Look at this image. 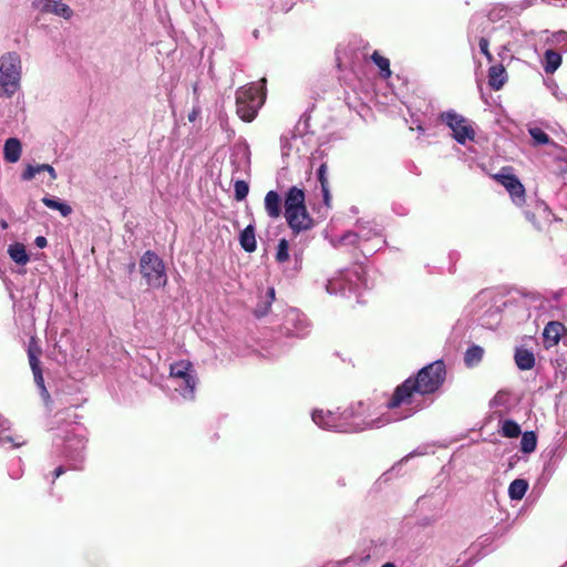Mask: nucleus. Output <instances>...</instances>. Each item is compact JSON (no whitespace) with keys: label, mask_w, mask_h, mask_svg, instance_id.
Segmentation results:
<instances>
[{"label":"nucleus","mask_w":567,"mask_h":567,"mask_svg":"<svg viewBox=\"0 0 567 567\" xmlns=\"http://www.w3.org/2000/svg\"><path fill=\"white\" fill-rule=\"evenodd\" d=\"M491 21L488 20L487 16H483L481 13H475L468 24V31H467V38L468 43L472 49L475 47V41L482 35L488 37L489 33L493 31V28L491 27Z\"/></svg>","instance_id":"2eb2a0df"},{"label":"nucleus","mask_w":567,"mask_h":567,"mask_svg":"<svg viewBox=\"0 0 567 567\" xmlns=\"http://www.w3.org/2000/svg\"><path fill=\"white\" fill-rule=\"evenodd\" d=\"M524 215L537 229L544 228L554 219L548 205L538 199H536L533 205L528 204L527 208L524 210Z\"/></svg>","instance_id":"9b49d317"},{"label":"nucleus","mask_w":567,"mask_h":567,"mask_svg":"<svg viewBox=\"0 0 567 567\" xmlns=\"http://www.w3.org/2000/svg\"><path fill=\"white\" fill-rule=\"evenodd\" d=\"M280 144H281L282 155H287L288 151H289V140L286 135H282L280 137Z\"/></svg>","instance_id":"603ef678"},{"label":"nucleus","mask_w":567,"mask_h":567,"mask_svg":"<svg viewBox=\"0 0 567 567\" xmlns=\"http://www.w3.org/2000/svg\"><path fill=\"white\" fill-rule=\"evenodd\" d=\"M509 35L512 41L507 45H517L519 48L530 47L535 44L536 34L534 31H528L522 28L519 23L509 27Z\"/></svg>","instance_id":"6ab92c4d"},{"label":"nucleus","mask_w":567,"mask_h":567,"mask_svg":"<svg viewBox=\"0 0 567 567\" xmlns=\"http://www.w3.org/2000/svg\"><path fill=\"white\" fill-rule=\"evenodd\" d=\"M1 226H2V228H7V227H8V224H7L6 221H2V223H1Z\"/></svg>","instance_id":"69168bd1"},{"label":"nucleus","mask_w":567,"mask_h":567,"mask_svg":"<svg viewBox=\"0 0 567 567\" xmlns=\"http://www.w3.org/2000/svg\"><path fill=\"white\" fill-rule=\"evenodd\" d=\"M284 327L287 333L303 337L308 333L309 322L303 313L290 309L286 315Z\"/></svg>","instance_id":"dca6fc26"},{"label":"nucleus","mask_w":567,"mask_h":567,"mask_svg":"<svg viewBox=\"0 0 567 567\" xmlns=\"http://www.w3.org/2000/svg\"><path fill=\"white\" fill-rule=\"evenodd\" d=\"M367 412L368 408L362 402H359L357 405H351L340 413L330 410H313L311 417L319 427L341 433L380 429L391 422V417L386 414L372 417Z\"/></svg>","instance_id":"f03ea898"},{"label":"nucleus","mask_w":567,"mask_h":567,"mask_svg":"<svg viewBox=\"0 0 567 567\" xmlns=\"http://www.w3.org/2000/svg\"><path fill=\"white\" fill-rule=\"evenodd\" d=\"M544 3L556 6V7H564L567 6V0H545Z\"/></svg>","instance_id":"6e6d98bb"},{"label":"nucleus","mask_w":567,"mask_h":567,"mask_svg":"<svg viewBox=\"0 0 567 567\" xmlns=\"http://www.w3.org/2000/svg\"><path fill=\"white\" fill-rule=\"evenodd\" d=\"M32 8L40 13L54 14L64 20H70L74 14L70 6L62 0H33Z\"/></svg>","instance_id":"ddd939ff"},{"label":"nucleus","mask_w":567,"mask_h":567,"mask_svg":"<svg viewBox=\"0 0 567 567\" xmlns=\"http://www.w3.org/2000/svg\"><path fill=\"white\" fill-rule=\"evenodd\" d=\"M239 243L241 248L247 252H254L257 248V241L255 236V226L249 224L239 236Z\"/></svg>","instance_id":"cd10ccee"},{"label":"nucleus","mask_w":567,"mask_h":567,"mask_svg":"<svg viewBox=\"0 0 567 567\" xmlns=\"http://www.w3.org/2000/svg\"><path fill=\"white\" fill-rule=\"evenodd\" d=\"M494 178L506 188L516 205H522L525 202V187L515 175L503 169Z\"/></svg>","instance_id":"f8f14e48"},{"label":"nucleus","mask_w":567,"mask_h":567,"mask_svg":"<svg viewBox=\"0 0 567 567\" xmlns=\"http://www.w3.org/2000/svg\"><path fill=\"white\" fill-rule=\"evenodd\" d=\"M528 488V483L525 480H514L508 487V496L513 501H519L524 497Z\"/></svg>","instance_id":"473e14b6"},{"label":"nucleus","mask_w":567,"mask_h":567,"mask_svg":"<svg viewBox=\"0 0 567 567\" xmlns=\"http://www.w3.org/2000/svg\"><path fill=\"white\" fill-rule=\"evenodd\" d=\"M34 244H35V246H37V247H39V248H44V247H47V245H48V240H47V238H45V237H43V236H38V237L35 238V240H34Z\"/></svg>","instance_id":"5fc2aeb1"},{"label":"nucleus","mask_w":567,"mask_h":567,"mask_svg":"<svg viewBox=\"0 0 567 567\" xmlns=\"http://www.w3.org/2000/svg\"><path fill=\"white\" fill-rule=\"evenodd\" d=\"M381 567H396L394 563L388 561L383 564Z\"/></svg>","instance_id":"0e129e2a"},{"label":"nucleus","mask_w":567,"mask_h":567,"mask_svg":"<svg viewBox=\"0 0 567 567\" xmlns=\"http://www.w3.org/2000/svg\"><path fill=\"white\" fill-rule=\"evenodd\" d=\"M445 378V364L443 360H436L422 368L415 378L406 379L395 389L386 403L388 409L392 411V414H386L391 422L410 417L422 409L416 395L435 393L443 385Z\"/></svg>","instance_id":"f257e3e1"},{"label":"nucleus","mask_w":567,"mask_h":567,"mask_svg":"<svg viewBox=\"0 0 567 567\" xmlns=\"http://www.w3.org/2000/svg\"><path fill=\"white\" fill-rule=\"evenodd\" d=\"M526 302V308L532 317L534 310L545 309L547 301L537 292H523L518 295Z\"/></svg>","instance_id":"c85d7f7f"},{"label":"nucleus","mask_w":567,"mask_h":567,"mask_svg":"<svg viewBox=\"0 0 567 567\" xmlns=\"http://www.w3.org/2000/svg\"><path fill=\"white\" fill-rule=\"evenodd\" d=\"M267 298H269V300L267 301V303L265 306H258L255 309V315L257 317H264L268 313L271 301L275 299V289L274 288H269L267 290Z\"/></svg>","instance_id":"a18cd8bd"},{"label":"nucleus","mask_w":567,"mask_h":567,"mask_svg":"<svg viewBox=\"0 0 567 567\" xmlns=\"http://www.w3.org/2000/svg\"><path fill=\"white\" fill-rule=\"evenodd\" d=\"M528 132L536 145H547L550 143L549 135L542 128L530 127Z\"/></svg>","instance_id":"a19ab883"},{"label":"nucleus","mask_w":567,"mask_h":567,"mask_svg":"<svg viewBox=\"0 0 567 567\" xmlns=\"http://www.w3.org/2000/svg\"><path fill=\"white\" fill-rule=\"evenodd\" d=\"M360 238L358 236V231L355 230H349L346 231L342 236H340L338 239H332L331 244L334 248H339L343 245L347 246H354L358 247L360 245Z\"/></svg>","instance_id":"72a5a7b5"},{"label":"nucleus","mask_w":567,"mask_h":567,"mask_svg":"<svg viewBox=\"0 0 567 567\" xmlns=\"http://www.w3.org/2000/svg\"><path fill=\"white\" fill-rule=\"evenodd\" d=\"M513 17H517L516 14H514L513 3H511V4H506V3H502V2L494 3L491 6V8L488 9V12H487V18L492 23L502 21L503 19H506V18H513Z\"/></svg>","instance_id":"412c9836"},{"label":"nucleus","mask_w":567,"mask_h":567,"mask_svg":"<svg viewBox=\"0 0 567 567\" xmlns=\"http://www.w3.org/2000/svg\"><path fill=\"white\" fill-rule=\"evenodd\" d=\"M285 217L289 227L296 233L309 229L312 226V219L305 205V192L297 186L289 188L286 194Z\"/></svg>","instance_id":"20e7f679"},{"label":"nucleus","mask_w":567,"mask_h":567,"mask_svg":"<svg viewBox=\"0 0 567 567\" xmlns=\"http://www.w3.org/2000/svg\"><path fill=\"white\" fill-rule=\"evenodd\" d=\"M507 81L506 70L503 64H495L488 69V85L495 90H501Z\"/></svg>","instance_id":"4be33fe9"},{"label":"nucleus","mask_w":567,"mask_h":567,"mask_svg":"<svg viewBox=\"0 0 567 567\" xmlns=\"http://www.w3.org/2000/svg\"><path fill=\"white\" fill-rule=\"evenodd\" d=\"M140 271L148 287L159 289L166 286L167 275L163 259L152 250L145 251L140 259Z\"/></svg>","instance_id":"6e6552de"},{"label":"nucleus","mask_w":567,"mask_h":567,"mask_svg":"<svg viewBox=\"0 0 567 567\" xmlns=\"http://www.w3.org/2000/svg\"><path fill=\"white\" fill-rule=\"evenodd\" d=\"M367 288L365 270L364 267L359 264L353 265L351 268L340 270L326 284V290L330 295H340L342 297L355 295L358 302H361L360 296Z\"/></svg>","instance_id":"7ed1b4c3"},{"label":"nucleus","mask_w":567,"mask_h":567,"mask_svg":"<svg viewBox=\"0 0 567 567\" xmlns=\"http://www.w3.org/2000/svg\"><path fill=\"white\" fill-rule=\"evenodd\" d=\"M16 463H17L18 467L14 470H10V473H9L12 478H19L22 475V470L20 467V460H18Z\"/></svg>","instance_id":"864d4df0"},{"label":"nucleus","mask_w":567,"mask_h":567,"mask_svg":"<svg viewBox=\"0 0 567 567\" xmlns=\"http://www.w3.org/2000/svg\"><path fill=\"white\" fill-rule=\"evenodd\" d=\"M355 229L358 231L360 241L367 243L374 238L380 239L381 245L368 248L367 251H363L364 255L367 252L373 254V252L380 250L382 248V246L386 244L385 239H382L381 229L372 221L358 220L355 224Z\"/></svg>","instance_id":"4468645a"},{"label":"nucleus","mask_w":567,"mask_h":567,"mask_svg":"<svg viewBox=\"0 0 567 567\" xmlns=\"http://www.w3.org/2000/svg\"><path fill=\"white\" fill-rule=\"evenodd\" d=\"M494 537L491 535L481 536L471 547L470 550L475 551L492 545Z\"/></svg>","instance_id":"49530a36"},{"label":"nucleus","mask_w":567,"mask_h":567,"mask_svg":"<svg viewBox=\"0 0 567 567\" xmlns=\"http://www.w3.org/2000/svg\"><path fill=\"white\" fill-rule=\"evenodd\" d=\"M370 553H362L361 555L351 557L350 560L354 561L358 565H364L370 560Z\"/></svg>","instance_id":"8fccbe9b"},{"label":"nucleus","mask_w":567,"mask_h":567,"mask_svg":"<svg viewBox=\"0 0 567 567\" xmlns=\"http://www.w3.org/2000/svg\"><path fill=\"white\" fill-rule=\"evenodd\" d=\"M49 173L50 181H55L58 175L55 169L49 164L28 165L23 171L21 177L23 181H31L39 173Z\"/></svg>","instance_id":"a878e982"},{"label":"nucleus","mask_w":567,"mask_h":567,"mask_svg":"<svg viewBox=\"0 0 567 567\" xmlns=\"http://www.w3.org/2000/svg\"><path fill=\"white\" fill-rule=\"evenodd\" d=\"M168 380L181 396L186 400L194 399L197 377L196 370L190 361L179 360L172 363Z\"/></svg>","instance_id":"423d86ee"},{"label":"nucleus","mask_w":567,"mask_h":567,"mask_svg":"<svg viewBox=\"0 0 567 567\" xmlns=\"http://www.w3.org/2000/svg\"><path fill=\"white\" fill-rule=\"evenodd\" d=\"M545 0H520L513 3L514 7V14L517 17L520 16L525 10L537 6L539 3H544Z\"/></svg>","instance_id":"79ce46f5"},{"label":"nucleus","mask_w":567,"mask_h":567,"mask_svg":"<svg viewBox=\"0 0 567 567\" xmlns=\"http://www.w3.org/2000/svg\"><path fill=\"white\" fill-rule=\"evenodd\" d=\"M537 445L536 436L533 432H525L520 440V450L524 453H530L535 451Z\"/></svg>","instance_id":"ea45409f"},{"label":"nucleus","mask_w":567,"mask_h":567,"mask_svg":"<svg viewBox=\"0 0 567 567\" xmlns=\"http://www.w3.org/2000/svg\"><path fill=\"white\" fill-rule=\"evenodd\" d=\"M265 95L256 84L240 87L236 93V106L238 116L245 122H251L261 107Z\"/></svg>","instance_id":"0eeeda50"},{"label":"nucleus","mask_w":567,"mask_h":567,"mask_svg":"<svg viewBox=\"0 0 567 567\" xmlns=\"http://www.w3.org/2000/svg\"><path fill=\"white\" fill-rule=\"evenodd\" d=\"M421 454H422L421 452L414 451V452H412V453L408 454V455H406V456H405L401 462H403V461H405V460L410 458V457H411V456H413V455H421Z\"/></svg>","instance_id":"e2e57ef3"},{"label":"nucleus","mask_w":567,"mask_h":567,"mask_svg":"<svg viewBox=\"0 0 567 567\" xmlns=\"http://www.w3.org/2000/svg\"><path fill=\"white\" fill-rule=\"evenodd\" d=\"M504 311L506 315L513 317L517 323L527 321L530 316L526 308V302L519 296L508 299L504 303Z\"/></svg>","instance_id":"a211bd4d"},{"label":"nucleus","mask_w":567,"mask_h":567,"mask_svg":"<svg viewBox=\"0 0 567 567\" xmlns=\"http://www.w3.org/2000/svg\"><path fill=\"white\" fill-rule=\"evenodd\" d=\"M85 441L81 435H68L65 439L64 456L70 462V468L81 470L84 461Z\"/></svg>","instance_id":"9d476101"},{"label":"nucleus","mask_w":567,"mask_h":567,"mask_svg":"<svg viewBox=\"0 0 567 567\" xmlns=\"http://www.w3.org/2000/svg\"><path fill=\"white\" fill-rule=\"evenodd\" d=\"M265 210L270 218H278L281 214V198L276 190H269L265 196Z\"/></svg>","instance_id":"b1692460"},{"label":"nucleus","mask_w":567,"mask_h":567,"mask_svg":"<svg viewBox=\"0 0 567 567\" xmlns=\"http://www.w3.org/2000/svg\"><path fill=\"white\" fill-rule=\"evenodd\" d=\"M275 259L280 265H285L286 262H288L290 260L289 243L287 239L281 238L279 240L278 246H277V251L275 255Z\"/></svg>","instance_id":"e433bc0d"},{"label":"nucleus","mask_w":567,"mask_h":567,"mask_svg":"<svg viewBox=\"0 0 567 567\" xmlns=\"http://www.w3.org/2000/svg\"><path fill=\"white\" fill-rule=\"evenodd\" d=\"M553 42L556 44H560L565 50H567V32L558 31L553 34Z\"/></svg>","instance_id":"de8ad7c7"},{"label":"nucleus","mask_w":567,"mask_h":567,"mask_svg":"<svg viewBox=\"0 0 567 567\" xmlns=\"http://www.w3.org/2000/svg\"><path fill=\"white\" fill-rule=\"evenodd\" d=\"M40 352L41 350L38 349L37 347H33L32 344H30L28 348L29 363L33 373L34 382L40 390L42 399L48 403L50 400V394L44 385L42 369L40 367V360L38 358V354Z\"/></svg>","instance_id":"f3484780"},{"label":"nucleus","mask_w":567,"mask_h":567,"mask_svg":"<svg viewBox=\"0 0 567 567\" xmlns=\"http://www.w3.org/2000/svg\"><path fill=\"white\" fill-rule=\"evenodd\" d=\"M321 192H322L324 204L327 206H329L330 205V200H331V195H330V190H329V184L324 185V186H321Z\"/></svg>","instance_id":"3c124183"},{"label":"nucleus","mask_w":567,"mask_h":567,"mask_svg":"<svg viewBox=\"0 0 567 567\" xmlns=\"http://www.w3.org/2000/svg\"><path fill=\"white\" fill-rule=\"evenodd\" d=\"M484 350L482 347L473 344L471 346L464 355V362L467 367H474L478 364L483 359Z\"/></svg>","instance_id":"f704fd0d"},{"label":"nucleus","mask_w":567,"mask_h":567,"mask_svg":"<svg viewBox=\"0 0 567 567\" xmlns=\"http://www.w3.org/2000/svg\"><path fill=\"white\" fill-rule=\"evenodd\" d=\"M565 332L566 328L561 322L557 320L548 321L543 331L545 347L548 349L556 346Z\"/></svg>","instance_id":"aec40b11"},{"label":"nucleus","mask_w":567,"mask_h":567,"mask_svg":"<svg viewBox=\"0 0 567 567\" xmlns=\"http://www.w3.org/2000/svg\"><path fill=\"white\" fill-rule=\"evenodd\" d=\"M301 268V258L298 255L293 256V271H299Z\"/></svg>","instance_id":"bf43d9fd"},{"label":"nucleus","mask_w":567,"mask_h":567,"mask_svg":"<svg viewBox=\"0 0 567 567\" xmlns=\"http://www.w3.org/2000/svg\"><path fill=\"white\" fill-rule=\"evenodd\" d=\"M440 118L452 130L453 138L465 145L467 141H474L475 131L470 121L455 111L443 112Z\"/></svg>","instance_id":"1a4fd4ad"},{"label":"nucleus","mask_w":567,"mask_h":567,"mask_svg":"<svg viewBox=\"0 0 567 567\" xmlns=\"http://www.w3.org/2000/svg\"><path fill=\"white\" fill-rule=\"evenodd\" d=\"M231 165L234 166L233 174L238 173L240 169L247 171L249 168L250 159H249V152L245 150L240 157L238 155L231 156Z\"/></svg>","instance_id":"c9c22d12"},{"label":"nucleus","mask_w":567,"mask_h":567,"mask_svg":"<svg viewBox=\"0 0 567 567\" xmlns=\"http://www.w3.org/2000/svg\"><path fill=\"white\" fill-rule=\"evenodd\" d=\"M515 363L520 370H530L535 365V355L533 351L526 348H517L515 351Z\"/></svg>","instance_id":"bb28decb"},{"label":"nucleus","mask_w":567,"mask_h":567,"mask_svg":"<svg viewBox=\"0 0 567 567\" xmlns=\"http://www.w3.org/2000/svg\"><path fill=\"white\" fill-rule=\"evenodd\" d=\"M22 153L21 142L16 137H10L3 146V158L8 163H17Z\"/></svg>","instance_id":"5701e85b"},{"label":"nucleus","mask_w":567,"mask_h":567,"mask_svg":"<svg viewBox=\"0 0 567 567\" xmlns=\"http://www.w3.org/2000/svg\"><path fill=\"white\" fill-rule=\"evenodd\" d=\"M66 471V468L62 465L58 466L55 470H54V477L52 480V483L54 482L55 478H58L59 476H61L62 474H64Z\"/></svg>","instance_id":"13d9d810"},{"label":"nucleus","mask_w":567,"mask_h":567,"mask_svg":"<svg viewBox=\"0 0 567 567\" xmlns=\"http://www.w3.org/2000/svg\"><path fill=\"white\" fill-rule=\"evenodd\" d=\"M475 43H477V47L480 49V52L485 55L488 62L493 61V55L489 52V40L488 37L482 35L478 39H476Z\"/></svg>","instance_id":"c03bdc74"},{"label":"nucleus","mask_w":567,"mask_h":567,"mask_svg":"<svg viewBox=\"0 0 567 567\" xmlns=\"http://www.w3.org/2000/svg\"><path fill=\"white\" fill-rule=\"evenodd\" d=\"M234 190L236 200H244L249 193L248 183L243 179H237L234 184Z\"/></svg>","instance_id":"37998d69"},{"label":"nucleus","mask_w":567,"mask_h":567,"mask_svg":"<svg viewBox=\"0 0 567 567\" xmlns=\"http://www.w3.org/2000/svg\"><path fill=\"white\" fill-rule=\"evenodd\" d=\"M371 59L378 65V68L380 69L382 78H384V79L390 78L391 70H390V61H389V59L382 56L377 51L373 52V54L371 55Z\"/></svg>","instance_id":"4c0bfd02"},{"label":"nucleus","mask_w":567,"mask_h":567,"mask_svg":"<svg viewBox=\"0 0 567 567\" xmlns=\"http://www.w3.org/2000/svg\"><path fill=\"white\" fill-rule=\"evenodd\" d=\"M21 59L17 52L0 56V97H11L20 89Z\"/></svg>","instance_id":"39448f33"},{"label":"nucleus","mask_w":567,"mask_h":567,"mask_svg":"<svg viewBox=\"0 0 567 567\" xmlns=\"http://www.w3.org/2000/svg\"><path fill=\"white\" fill-rule=\"evenodd\" d=\"M561 64L560 53L554 50H546L544 54L543 68L547 74H553Z\"/></svg>","instance_id":"7c9ffc66"},{"label":"nucleus","mask_w":567,"mask_h":567,"mask_svg":"<svg viewBox=\"0 0 567 567\" xmlns=\"http://www.w3.org/2000/svg\"><path fill=\"white\" fill-rule=\"evenodd\" d=\"M501 433L505 437H509V439L517 437L520 434V427L515 421L505 420L502 423Z\"/></svg>","instance_id":"58836bf2"},{"label":"nucleus","mask_w":567,"mask_h":567,"mask_svg":"<svg viewBox=\"0 0 567 567\" xmlns=\"http://www.w3.org/2000/svg\"><path fill=\"white\" fill-rule=\"evenodd\" d=\"M327 172H328L327 164L326 163L321 164L319 166V168H318V172H317L318 181L320 183V186H324V185L329 184Z\"/></svg>","instance_id":"09e8293b"},{"label":"nucleus","mask_w":567,"mask_h":567,"mask_svg":"<svg viewBox=\"0 0 567 567\" xmlns=\"http://www.w3.org/2000/svg\"><path fill=\"white\" fill-rule=\"evenodd\" d=\"M8 255L16 264L20 266L27 265L30 260L25 246L21 243H14L9 245Z\"/></svg>","instance_id":"c756f323"},{"label":"nucleus","mask_w":567,"mask_h":567,"mask_svg":"<svg viewBox=\"0 0 567 567\" xmlns=\"http://www.w3.org/2000/svg\"><path fill=\"white\" fill-rule=\"evenodd\" d=\"M42 203L50 209L58 210L63 217H68L72 213V207L64 203L59 200L55 197L51 196H44L42 198Z\"/></svg>","instance_id":"2f4dec72"},{"label":"nucleus","mask_w":567,"mask_h":567,"mask_svg":"<svg viewBox=\"0 0 567 567\" xmlns=\"http://www.w3.org/2000/svg\"><path fill=\"white\" fill-rule=\"evenodd\" d=\"M199 113H200V109L194 107L193 111L188 114V120L190 122H194L197 118V116L199 115Z\"/></svg>","instance_id":"4d7b16f0"},{"label":"nucleus","mask_w":567,"mask_h":567,"mask_svg":"<svg viewBox=\"0 0 567 567\" xmlns=\"http://www.w3.org/2000/svg\"><path fill=\"white\" fill-rule=\"evenodd\" d=\"M125 268H126L127 274H130V275H131V274H133V272L135 271V269H136V264H135V261L131 260V261L125 266Z\"/></svg>","instance_id":"052dcab7"},{"label":"nucleus","mask_w":567,"mask_h":567,"mask_svg":"<svg viewBox=\"0 0 567 567\" xmlns=\"http://www.w3.org/2000/svg\"><path fill=\"white\" fill-rule=\"evenodd\" d=\"M478 559H480V557H478V558H476V559H474V560H473V559H468V561H466V563H465L463 566H461V567H471V566H472L476 560H478Z\"/></svg>","instance_id":"680f3d73"},{"label":"nucleus","mask_w":567,"mask_h":567,"mask_svg":"<svg viewBox=\"0 0 567 567\" xmlns=\"http://www.w3.org/2000/svg\"><path fill=\"white\" fill-rule=\"evenodd\" d=\"M551 364L555 370V384L563 385L567 381V353L557 354Z\"/></svg>","instance_id":"393cba45"}]
</instances>
